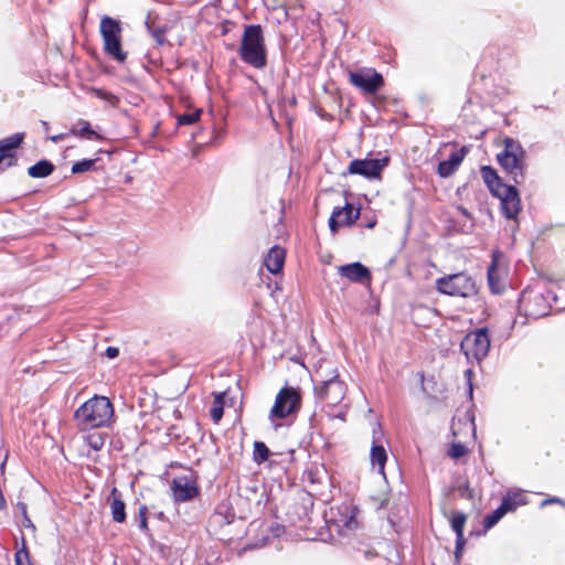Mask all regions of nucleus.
Returning a JSON list of instances; mask_svg holds the SVG:
<instances>
[{
	"label": "nucleus",
	"instance_id": "nucleus-9",
	"mask_svg": "<svg viewBox=\"0 0 565 565\" xmlns=\"http://www.w3.org/2000/svg\"><path fill=\"white\" fill-rule=\"evenodd\" d=\"M349 79L352 85L367 95L376 94L384 86L383 75L373 68L350 72Z\"/></svg>",
	"mask_w": 565,
	"mask_h": 565
},
{
	"label": "nucleus",
	"instance_id": "nucleus-7",
	"mask_svg": "<svg viewBox=\"0 0 565 565\" xmlns=\"http://www.w3.org/2000/svg\"><path fill=\"white\" fill-rule=\"evenodd\" d=\"M301 406V395L299 390L290 386L282 387L276 398L269 413V420L277 428V419H284L299 411Z\"/></svg>",
	"mask_w": 565,
	"mask_h": 565
},
{
	"label": "nucleus",
	"instance_id": "nucleus-32",
	"mask_svg": "<svg viewBox=\"0 0 565 565\" xmlns=\"http://www.w3.org/2000/svg\"><path fill=\"white\" fill-rule=\"evenodd\" d=\"M86 443L89 446V448H92L96 451L100 450L105 445V435H103L100 433L89 434L86 437Z\"/></svg>",
	"mask_w": 565,
	"mask_h": 565
},
{
	"label": "nucleus",
	"instance_id": "nucleus-12",
	"mask_svg": "<svg viewBox=\"0 0 565 565\" xmlns=\"http://www.w3.org/2000/svg\"><path fill=\"white\" fill-rule=\"evenodd\" d=\"M388 162L387 158L384 159H354L349 163L348 173L359 174L366 179L379 178L382 170Z\"/></svg>",
	"mask_w": 565,
	"mask_h": 565
},
{
	"label": "nucleus",
	"instance_id": "nucleus-26",
	"mask_svg": "<svg viewBox=\"0 0 565 565\" xmlns=\"http://www.w3.org/2000/svg\"><path fill=\"white\" fill-rule=\"evenodd\" d=\"M145 24H146L148 32L151 34V36L153 38V40L156 41V43L158 45H163L164 43H167V39H166V33L168 31L167 26H154V24L152 22H150L149 20H147L145 22Z\"/></svg>",
	"mask_w": 565,
	"mask_h": 565
},
{
	"label": "nucleus",
	"instance_id": "nucleus-18",
	"mask_svg": "<svg viewBox=\"0 0 565 565\" xmlns=\"http://www.w3.org/2000/svg\"><path fill=\"white\" fill-rule=\"evenodd\" d=\"M518 502L511 497H504L501 504L483 519V527L489 530L493 527L508 512L515 510Z\"/></svg>",
	"mask_w": 565,
	"mask_h": 565
},
{
	"label": "nucleus",
	"instance_id": "nucleus-30",
	"mask_svg": "<svg viewBox=\"0 0 565 565\" xmlns=\"http://www.w3.org/2000/svg\"><path fill=\"white\" fill-rule=\"evenodd\" d=\"M78 125H81V129L77 131L75 128H72V132L76 136H79L82 138L86 139H94L97 137V134L92 129V126L86 120H79Z\"/></svg>",
	"mask_w": 565,
	"mask_h": 565
},
{
	"label": "nucleus",
	"instance_id": "nucleus-34",
	"mask_svg": "<svg viewBox=\"0 0 565 565\" xmlns=\"http://www.w3.org/2000/svg\"><path fill=\"white\" fill-rule=\"evenodd\" d=\"M18 509L20 510L22 514V525L26 529H31L32 531H35V525L31 521L30 516L28 515V507L24 502H18L17 504Z\"/></svg>",
	"mask_w": 565,
	"mask_h": 565
},
{
	"label": "nucleus",
	"instance_id": "nucleus-22",
	"mask_svg": "<svg viewBox=\"0 0 565 565\" xmlns=\"http://www.w3.org/2000/svg\"><path fill=\"white\" fill-rule=\"evenodd\" d=\"M497 254L493 253L492 255V262L488 267L487 276H488V284L492 292L500 294L503 290V284L501 281L498 266H497Z\"/></svg>",
	"mask_w": 565,
	"mask_h": 565
},
{
	"label": "nucleus",
	"instance_id": "nucleus-41",
	"mask_svg": "<svg viewBox=\"0 0 565 565\" xmlns=\"http://www.w3.org/2000/svg\"><path fill=\"white\" fill-rule=\"evenodd\" d=\"M550 503H558V504L565 505V502L562 499L557 498V497L544 500L542 502V505L550 504Z\"/></svg>",
	"mask_w": 565,
	"mask_h": 565
},
{
	"label": "nucleus",
	"instance_id": "nucleus-24",
	"mask_svg": "<svg viewBox=\"0 0 565 565\" xmlns=\"http://www.w3.org/2000/svg\"><path fill=\"white\" fill-rule=\"evenodd\" d=\"M467 521V515L461 511H454L450 518V526L456 533V539L465 537L463 530Z\"/></svg>",
	"mask_w": 565,
	"mask_h": 565
},
{
	"label": "nucleus",
	"instance_id": "nucleus-36",
	"mask_svg": "<svg viewBox=\"0 0 565 565\" xmlns=\"http://www.w3.org/2000/svg\"><path fill=\"white\" fill-rule=\"evenodd\" d=\"M465 545H466V539L465 537L456 539V546H455L454 556H455V561L457 563H459L461 561V556H462V552H463Z\"/></svg>",
	"mask_w": 565,
	"mask_h": 565
},
{
	"label": "nucleus",
	"instance_id": "nucleus-15",
	"mask_svg": "<svg viewBox=\"0 0 565 565\" xmlns=\"http://www.w3.org/2000/svg\"><path fill=\"white\" fill-rule=\"evenodd\" d=\"M360 209L347 203L344 206L333 209L329 218L330 231L335 234L341 226H351L360 217Z\"/></svg>",
	"mask_w": 565,
	"mask_h": 565
},
{
	"label": "nucleus",
	"instance_id": "nucleus-45",
	"mask_svg": "<svg viewBox=\"0 0 565 565\" xmlns=\"http://www.w3.org/2000/svg\"><path fill=\"white\" fill-rule=\"evenodd\" d=\"M469 388H470V393H472V385L470 382H469Z\"/></svg>",
	"mask_w": 565,
	"mask_h": 565
},
{
	"label": "nucleus",
	"instance_id": "nucleus-10",
	"mask_svg": "<svg viewBox=\"0 0 565 565\" xmlns=\"http://www.w3.org/2000/svg\"><path fill=\"white\" fill-rule=\"evenodd\" d=\"M520 302L527 317L540 318L550 311L548 298L542 292L525 289L521 294Z\"/></svg>",
	"mask_w": 565,
	"mask_h": 565
},
{
	"label": "nucleus",
	"instance_id": "nucleus-8",
	"mask_svg": "<svg viewBox=\"0 0 565 565\" xmlns=\"http://www.w3.org/2000/svg\"><path fill=\"white\" fill-rule=\"evenodd\" d=\"M490 349V334L488 328H480L469 332L460 343V350L466 355L468 362L483 360Z\"/></svg>",
	"mask_w": 565,
	"mask_h": 565
},
{
	"label": "nucleus",
	"instance_id": "nucleus-17",
	"mask_svg": "<svg viewBox=\"0 0 565 565\" xmlns=\"http://www.w3.org/2000/svg\"><path fill=\"white\" fill-rule=\"evenodd\" d=\"M341 277L352 282L365 284L371 280V271L360 262L342 265L338 268Z\"/></svg>",
	"mask_w": 565,
	"mask_h": 565
},
{
	"label": "nucleus",
	"instance_id": "nucleus-14",
	"mask_svg": "<svg viewBox=\"0 0 565 565\" xmlns=\"http://www.w3.org/2000/svg\"><path fill=\"white\" fill-rule=\"evenodd\" d=\"M24 139L23 132H17L0 140V170L12 167L17 163L15 149L21 146Z\"/></svg>",
	"mask_w": 565,
	"mask_h": 565
},
{
	"label": "nucleus",
	"instance_id": "nucleus-40",
	"mask_svg": "<svg viewBox=\"0 0 565 565\" xmlns=\"http://www.w3.org/2000/svg\"><path fill=\"white\" fill-rule=\"evenodd\" d=\"M345 527L349 529V530H353L358 526V522L355 520V516L353 514H351L349 516V519L345 521L344 523Z\"/></svg>",
	"mask_w": 565,
	"mask_h": 565
},
{
	"label": "nucleus",
	"instance_id": "nucleus-37",
	"mask_svg": "<svg viewBox=\"0 0 565 565\" xmlns=\"http://www.w3.org/2000/svg\"><path fill=\"white\" fill-rule=\"evenodd\" d=\"M147 507L145 504L140 505L139 507V529L142 530V531H146L148 530V524H147Z\"/></svg>",
	"mask_w": 565,
	"mask_h": 565
},
{
	"label": "nucleus",
	"instance_id": "nucleus-20",
	"mask_svg": "<svg viewBox=\"0 0 565 565\" xmlns=\"http://www.w3.org/2000/svg\"><path fill=\"white\" fill-rule=\"evenodd\" d=\"M286 253L285 249L279 246H274L269 249L266 258L265 266L271 274H278L281 271L285 264Z\"/></svg>",
	"mask_w": 565,
	"mask_h": 565
},
{
	"label": "nucleus",
	"instance_id": "nucleus-42",
	"mask_svg": "<svg viewBox=\"0 0 565 565\" xmlns=\"http://www.w3.org/2000/svg\"><path fill=\"white\" fill-rule=\"evenodd\" d=\"M458 211H459L462 215H465L466 217H468V218H470V217H471V214L468 212V210H467L466 207H463V206H461V205H460V206H458Z\"/></svg>",
	"mask_w": 565,
	"mask_h": 565
},
{
	"label": "nucleus",
	"instance_id": "nucleus-23",
	"mask_svg": "<svg viewBox=\"0 0 565 565\" xmlns=\"http://www.w3.org/2000/svg\"><path fill=\"white\" fill-rule=\"evenodd\" d=\"M54 170L55 166L51 161L43 159L38 161L35 164L31 166L28 169V174L31 178L41 179L49 177L50 174L53 173Z\"/></svg>",
	"mask_w": 565,
	"mask_h": 565
},
{
	"label": "nucleus",
	"instance_id": "nucleus-13",
	"mask_svg": "<svg viewBox=\"0 0 565 565\" xmlns=\"http://www.w3.org/2000/svg\"><path fill=\"white\" fill-rule=\"evenodd\" d=\"M171 490L173 498L178 502H186L199 494V487L193 475L177 477L172 480Z\"/></svg>",
	"mask_w": 565,
	"mask_h": 565
},
{
	"label": "nucleus",
	"instance_id": "nucleus-3",
	"mask_svg": "<svg viewBox=\"0 0 565 565\" xmlns=\"http://www.w3.org/2000/svg\"><path fill=\"white\" fill-rule=\"evenodd\" d=\"M497 160L514 185L522 184L525 181L527 171L526 151L518 140L505 137L503 149L497 154Z\"/></svg>",
	"mask_w": 565,
	"mask_h": 565
},
{
	"label": "nucleus",
	"instance_id": "nucleus-2",
	"mask_svg": "<svg viewBox=\"0 0 565 565\" xmlns=\"http://www.w3.org/2000/svg\"><path fill=\"white\" fill-rule=\"evenodd\" d=\"M480 172L491 194L501 201L503 215L509 220L515 218L521 210V200L515 185L505 184L490 166H482Z\"/></svg>",
	"mask_w": 565,
	"mask_h": 565
},
{
	"label": "nucleus",
	"instance_id": "nucleus-35",
	"mask_svg": "<svg viewBox=\"0 0 565 565\" xmlns=\"http://www.w3.org/2000/svg\"><path fill=\"white\" fill-rule=\"evenodd\" d=\"M466 454H467V448L465 445H462L460 443L452 444L448 450L449 457H451L454 459H459V458L463 457Z\"/></svg>",
	"mask_w": 565,
	"mask_h": 565
},
{
	"label": "nucleus",
	"instance_id": "nucleus-43",
	"mask_svg": "<svg viewBox=\"0 0 565 565\" xmlns=\"http://www.w3.org/2000/svg\"><path fill=\"white\" fill-rule=\"evenodd\" d=\"M471 374H472V370H471V369L466 370L465 375H466L469 380H470Z\"/></svg>",
	"mask_w": 565,
	"mask_h": 565
},
{
	"label": "nucleus",
	"instance_id": "nucleus-1",
	"mask_svg": "<svg viewBox=\"0 0 565 565\" xmlns=\"http://www.w3.org/2000/svg\"><path fill=\"white\" fill-rule=\"evenodd\" d=\"M114 418V406L106 396L95 395L83 403L75 412L73 419L81 431L110 426Z\"/></svg>",
	"mask_w": 565,
	"mask_h": 565
},
{
	"label": "nucleus",
	"instance_id": "nucleus-44",
	"mask_svg": "<svg viewBox=\"0 0 565 565\" xmlns=\"http://www.w3.org/2000/svg\"><path fill=\"white\" fill-rule=\"evenodd\" d=\"M375 224H376V222H375V221L370 222V223H367V224H366V227L372 228V227H374V226H375Z\"/></svg>",
	"mask_w": 565,
	"mask_h": 565
},
{
	"label": "nucleus",
	"instance_id": "nucleus-29",
	"mask_svg": "<svg viewBox=\"0 0 565 565\" xmlns=\"http://www.w3.org/2000/svg\"><path fill=\"white\" fill-rule=\"evenodd\" d=\"M15 565H32L25 539L22 537V546L15 552Z\"/></svg>",
	"mask_w": 565,
	"mask_h": 565
},
{
	"label": "nucleus",
	"instance_id": "nucleus-6",
	"mask_svg": "<svg viewBox=\"0 0 565 565\" xmlns=\"http://www.w3.org/2000/svg\"><path fill=\"white\" fill-rule=\"evenodd\" d=\"M436 289L444 295L469 298L477 295L478 289L472 277L466 273L447 275L436 279Z\"/></svg>",
	"mask_w": 565,
	"mask_h": 565
},
{
	"label": "nucleus",
	"instance_id": "nucleus-27",
	"mask_svg": "<svg viewBox=\"0 0 565 565\" xmlns=\"http://www.w3.org/2000/svg\"><path fill=\"white\" fill-rule=\"evenodd\" d=\"M224 398L223 394H217L214 397L213 406L210 409L211 418L214 423H218L224 414Z\"/></svg>",
	"mask_w": 565,
	"mask_h": 565
},
{
	"label": "nucleus",
	"instance_id": "nucleus-21",
	"mask_svg": "<svg viewBox=\"0 0 565 565\" xmlns=\"http://www.w3.org/2000/svg\"><path fill=\"white\" fill-rule=\"evenodd\" d=\"M110 511L111 518L117 523H122L126 521V504L122 501V495L117 488H113L110 492Z\"/></svg>",
	"mask_w": 565,
	"mask_h": 565
},
{
	"label": "nucleus",
	"instance_id": "nucleus-33",
	"mask_svg": "<svg viewBox=\"0 0 565 565\" xmlns=\"http://www.w3.org/2000/svg\"><path fill=\"white\" fill-rule=\"evenodd\" d=\"M94 93L96 97L106 100L111 106H117V104L119 103V98L110 92L104 90L102 88H96L94 89Z\"/></svg>",
	"mask_w": 565,
	"mask_h": 565
},
{
	"label": "nucleus",
	"instance_id": "nucleus-28",
	"mask_svg": "<svg viewBox=\"0 0 565 565\" xmlns=\"http://www.w3.org/2000/svg\"><path fill=\"white\" fill-rule=\"evenodd\" d=\"M98 160L99 159H83L81 161H76L72 166V173L79 174L90 170H95Z\"/></svg>",
	"mask_w": 565,
	"mask_h": 565
},
{
	"label": "nucleus",
	"instance_id": "nucleus-38",
	"mask_svg": "<svg viewBox=\"0 0 565 565\" xmlns=\"http://www.w3.org/2000/svg\"><path fill=\"white\" fill-rule=\"evenodd\" d=\"M458 491H459L460 497H462V498H468V499L472 498V492L469 489L468 484L459 486Z\"/></svg>",
	"mask_w": 565,
	"mask_h": 565
},
{
	"label": "nucleus",
	"instance_id": "nucleus-5",
	"mask_svg": "<svg viewBox=\"0 0 565 565\" xmlns=\"http://www.w3.org/2000/svg\"><path fill=\"white\" fill-rule=\"evenodd\" d=\"M99 31L104 41V51L113 60L124 63L127 53L121 47V23L111 17L105 15L100 20Z\"/></svg>",
	"mask_w": 565,
	"mask_h": 565
},
{
	"label": "nucleus",
	"instance_id": "nucleus-19",
	"mask_svg": "<svg viewBox=\"0 0 565 565\" xmlns=\"http://www.w3.org/2000/svg\"><path fill=\"white\" fill-rule=\"evenodd\" d=\"M466 156V148H461L460 150L454 152L450 154L449 159L444 160L438 163V174L443 178L450 177L457 168L462 162L463 158Z\"/></svg>",
	"mask_w": 565,
	"mask_h": 565
},
{
	"label": "nucleus",
	"instance_id": "nucleus-4",
	"mask_svg": "<svg viewBox=\"0 0 565 565\" xmlns=\"http://www.w3.org/2000/svg\"><path fill=\"white\" fill-rule=\"evenodd\" d=\"M238 55L244 63L257 70H263L267 65L265 39L259 24L245 26Z\"/></svg>",
	"mask_w": 565,
	"mask_h": 565
},
{
	"label": "nucleus",
	"instance_id": "nucleus-16",
	"mask_svg": "<svg viewBox=\"0 0 565 565\" xmlns=\"http://www.w3.org/2000/svg\"><path fill=\"white\" fill-rule=\"evenodd\" d=\"M383 437V431L381 428V425L377 424L373 428V441L371 447V463L373 467H377L379 473H381L383 477L384 475V468L385 463L387 461V452L381 441Z\"/></svg>",
	"mask_w": 565,
	"mask_h": 565
},
{
	"label": "nucleus",
	"instance_id": "nucleus-25",
	"mask_svg": "<svg viewBox=\"0 0 565 565\" xmlns=\"http://www.w3.org/2000/svg\"><path fill=\"white\" fill-rule=\"evenodd\" d=\"M270 450L263 441H255L253 449V460L257 465H262L269 459Z\"/></svg>",
	"mask_w": 565,
	"mask_h": 565
},
{
	"label": "nucleus",
	"instance_id": "nucleus-31",
	"mask_svg": "<svg viewBox=\"0 0 565 565\" xmlns=\"http://www.w3.org/2000/svg\"><path fill=\"white\" fill-rule=\"evenodd\" d=\"M202 115V109H195L192 113H185L178 116V124L181 126L193 125L196 122Z\"/></svg>",
	"mask_w": 565,
	"mask_h": 565
},
{
	"label": "nucleus",
	"instance_id": "nucleus-11",
	"mask_svg": "<svg viewBox=\"0 0 565 565\" xmlns=\"http://www.w3.org/2000/svg\"><path fill=\"white\" fill-rule=\"evenodd\" d=\"M317 396L326 402L328 406H337L340 404L347 392V386L338 375L324 381L321 386L315 387Z\"/></svg>",
	"mask_w": 565,
	"mask_h": 565
},
{
	"label": "nucleus",
	"instance_id": "nucleus-39",
	"mask_svg": "<svg viewBox=\"0 0 565 565\" xmlns=\"http://www.w3.org/2000/svg\"><path fill=\"white\" fill-rule=\"evenodd\" d=\"M118 354H119V349L116 347H108L106 349V356L109 359H115L118 356Z\"/></svg>",
	"mask_w": 565,
	"mask_h": 565
}]
</instances>
